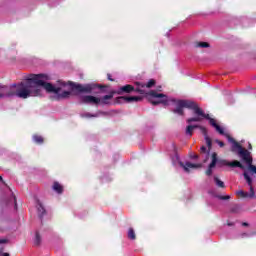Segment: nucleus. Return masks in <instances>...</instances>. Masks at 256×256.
<instances>
[{
	"label": "nucleus",
	"instance_id": "1",
	"mask_svg": "<svg viewBox=\"0 0 256 256\" xmlns=\"http://www.w3.org/2000/svg\"><path fill=\"white\" fill-rule=\"evenodd\" d=\"M148 95L152 97V99H150V103H152V105H169V101H172V103H174V105L176 106V108L173 110V113H175L176 115H184L183 109H192V111H194V115L196 116L188 118L186 120L187 123H199L203 121V119H207L210 125L214 127V129H216V131L220 135H224L228 142L231 143V150L233 152L238 151V155H240L241 158L248 165L250 173L252 175L253 173L256 174V166L253 165V158L251 157V152L243 149V147L239 143H237L235 139H233L229 134L225 133V130L221 126H219V124H217L215 119L209 117V114H205L203 109H201L199 105H197V103L191 100H170L169 97H167V95L157 93L154 90L150 91Z\"/></svg>",
	"mask_w": 256,
	"mask_h": 256
},
{
	"label": "nucleus",
	"instance_id": "2",
	"mask_svg": "<svg viewBox=\"0 0 256 256\" xmlns=\"http://www.w3.org/2000/svg\"><path fill=\"white\" fill-rule=\"evenodd\" d=\"M49 76L45 74H35L27 79L26 82L20 84H14L11 87L0 85V99L3 97H19V99H28V97H41L43 95V87L47 93H54L57 95V99H67L71 92L64 90L67 87V83L58 81L57 87L48 83Z\"/></svg>",
	"mask_w": 256,
	"mask_h": 256
},
{
	"label": "nucleus",
	"instance_id": "3",
	"mask_svg": "<svg viewBox=\"0 0 256 256\" xmlns=\"http://www.w3.org/2000/svg\"><path fill=\"white\" fill-rule=\"evenodd\" d=\"M215 165H218V167H239V169H245V166L241 164V162L234 160L232 162H229L227 160H218L217 159V153H212V161L208 166V169L206 170V175L208 177H211L213 175V169H215Z\"/></svg>",
	"mask_w": 256,
	"mask_h": 256
},
{
	"label": "nucleus",
	"instance_id": "4",
	"mask_svg": "<svg viewBox=\"0 0 256 256\" xmlns=\"http://www.w3.org/2000/svg\"><path fill=\"white\" fill-rule=\"evenodd\" d=\"M243 175H244V179L246 180V183L250 188V192L248 193L243 190H238L236 191V195H239L240 197H244V198L249 197V199H255V189L253 188V179H251V176H249L248 171H244Z\"/></svg>",
	"mask_w": 256,
	"mask_h": 256
},
{
	"label": "nucleus",
	"instance_id": "5",
	"mask_svg": "<svg viewBox=\"0 0 256 256\" xmlns=\"http://www.w3.org/2000/svg\"><path fill=\"white\" fill-rule=\"evenodd\" d=\"M195 129H200V131L203 133L204 135V139L206 141V145L207 147H212V142H211V138H209V136L207 135V128L201 126V125H188L186 127L185 133L188 137H192L193 136V130Z\"/></svg>",
	"mask_w": 256,
	"mask_h": 256
},
{
	"label": "nucleus",
	"instance_id": "6",
	"mask_svg": "<svg viewBox=\"0 0 256 256\" xmlns=\"http://www.w3.org/2000/svg\"><path fill=\"white\" fill-rule=\"evenodd\" d=\"M97 87L99 89H101V85H97V84H86V85H81V84H77L75 85V90L79 91V93H92L93 91H95V89H97Z\"/></svg>",
	"mask_w": 256,
	"mask_h": 256
},
{
	"label": "nucleus",
	"instance_id": "7",
	"mask_svg": "<svg viewBox=\"0 0 256 256\" xmlns=\"http://www.w3.org/2000/svg\"><path fill=\"white\" fill-rule=\"evenodd\" d=\"M79 101L86 105H99V103H101V98L91 95H81L79 96Z\"/></svg>",
	"mask_w": 256,
	"mask_h": 256
},
{
	"label": "nucleus",
	"instance_id": "8",
	"mask_svg": "<svg viewBox=\"0 0 256 256\" xmlns=\"http://www.w3.org/2000/svg\"><path fill=\"white\" fill-rule=\"evenodd\" d=\"M135 85L136 87V93H140V95H145L146 91L145 89H151L153 85H155V80L150 79L147 84L141 83V82H136Z\"/></svg>",
	"mask_w": 256,
	"mask_h": 256
},
{
	"label": "nucleus",
	"instance_id": "9",
	"mask_svg": "<svg viewBox=\"0 0 256 256\" xmlns=\"http://www.w3.org/2000/svg\"><path fill=\"white\" fill-rule=\"evenodd\" d=\"M141 97L139 96H121L118 97V101L119 103H121V101H125L126 103H137L138 101H141Z\"/></svg>",
	"mask_w": 256,
	"mask_h": 256
},
{
	"label": "nucleus",
	"instance_id": "10",
	"mask_svg": "<svg viewBox=\"0 0 256 256\" xmlns=\"http://www.w3.org/2000/svg\"><path fill=\"white\" fill-rule=\"evenodd\" d=\"M180 166H182V168L184 169V171L186 173H189L190 169H199V168H201V164H193L191 162H186V163L180 162Z\"/></svg>",
	"mask_w": 256,
	"mask_h": 256
},
{
	"label": "nucleus",
	"instance_id": "11",
	"mask_svg": "<svg viewBox=\"0 0 256 256\" xmlns=\"http://www.w3.org/2000/svg\"><path fill=\"white\" fill-rule=\"evenodd\" d=\"M137 88L133 87L132 85H124L118 89V95H121L123 93H131L132 91H136Z\"/></svg>",
	"mask_w": 256,
	"mask_h": 256
},
{
	"label": "nucleus",
	"instance_id": "12",
	"mask_svg": "<svg viewBox=\"0 0 256 256\" xmlns=\"http://www.w3.org/2000/svg\"><path fill=\"white\" fill-rule=\"evenodd\" d=\"M111 99H113V94L100 97L99 105H111Z\"/></svg>",
	"mask_w": 256,
	"mask_h": 256
},
{
	"label": "nucleus",
	"instance_id": "13",
	"mask_svg": "<svg viewBox=\"0 0 256 256\" xmlns=\"http://www.w3.org/2000/svg\"><path fill=\"white\" fill-rule=\"evenodd\" d=\"M52 189L56 191V193H63V186L59 184V182H54Z\"/></svg>",
	"mask_w": 256,
	"mask_h": 256
},
{
	"label": "nucleus",
	"instance_id": "14",
	"mask_svg": "<svg viewBox=\"0 0 256 256\" xmlns=\"http://www.w3.org/2000/svg\"><path fill=\"white\" fill-rule=\"evenodd\" d=\"M214 183H215L218 187H220L221 189H225V182H224V181H221V180L219 179V177L214 176Z\"/></svg>",
	"mask_w": 256,
	"mask_h": 256
},
{
	"label": "nucleus",
	"instance_id": "15",
	"mask_svg": "<svg viewBox=\"0 0 256 256\" xmlns=\"http://www.w3.org/2000/svg\"><path fill=\"white\" fill-rule=\"evenodd\" d=\"M37 211L40 217H43V214L45 213V208L43 207V204L41 202L37 203Z\"/></svg>",
	"mask_w": 256,
	"mask_h": 256
},
{
	"label": "nucleus",
	"instance_id": "16",
	"mask_svg": "<svg viewBox=\"0 0 256 256\" xmlns=\"http://www.w3.org/2000/svg\"><path fill=\"white\" fill-rule=\"evenodd\" d=\"M195 47H200L202 49H205V48L209 47V43H207V42H196Z\"/></svg>",
	"mask_w": 256,
	"mask_h": 256
},
{
	"label": "nucleus",
	"instance_id": "17",
	"mask_svg": "<svg viewBox=\"0 0 256 256\" xmlns=\"http://www.w3.org/2000/svg\"><path fill=\"white\" fill-rule=\"evenodd\" d=\"M40 244H41V236H39V232H36L34 245H40Z\"/></svg>",
	"mask_w": 256,
	"mask_h": 256
},
{
	"label": "nucleus",
	"instance_id": "18",
	"mask_svg": "<svg viewBox=\"0 0 256 256\" xmlns=\"http://www.w3.org/2000/svg\"><path fill=\"white\" fill-rule=\"evenodd\" d=\"M200 151H201V153H207V157H209V153H210V151H211V146H210V147L208 146V150H207V147L202 146V147L200 148Z\"/></svg>",
	"mask_w": 256,
	"mask_h": 256
},
{
	"label": "nucleus",
	"instance_id": "19",
	"mask_svg": "<svg viewBox=\"0 0 256 256\" xmlns=\"http://www.w3.org/2000/svg\"><path fill=\"white\" fill-rule=\"evenodd\" d=\"M81 117H86L87 119L91 118V117H99V114H91V113H83L81 114Z\"/></svg>",
	"mask_w": 256,
	"mask_h": 256
},
{
	"label": "nucleus",
	"instance_id": "20",
	"mask_svg": "<svg viewBox=\"0 0 256 256\" xmlns=\"http://www.w3.org/2000/svg\"><path fill=\"white\" fill-rule=\"evenodd\" d=\"M128 237L132 240H135V230H133V228L128 230Z\"/></svg>",
	"mask_w": 256,
	"mask_h": 256
},
{
	"label": "nucleus",
	"instance_id": "21",
	"mask_svg": "<svg viewBox=\"0 0 256 256\" xmlns=\"http://www.w3.org/2000/svg\"><path fill=\"white\" fill-rule=\"evenodd\" d=\"M33 141L35 143H43V138L41 136H39V135H34L33 136Z\"/></svg>",
	"mask_w": 256,
	"mask_h": 256
},
{
	"label": "nucleus",
	"instance_id": "22",
	"mask_svg": "<svg viewBox=\"0 0 256 256\" xmlns=\"http://www.w3.org/2000/svg\"><path fill=\"white\" fill-rule=\"evenodd\" d=\"M218 199H221L222 201H227L229 199H231V196L226 195V196H218Z\"/></svg>",
	"mask_w": 256,
	"mask_h": 256
},
{
	"label": "nucleus",
	"instance_id": "23",
	"mask_svg": "<svg viewBox=\"0 0 256 256\" xmlns=\"http://www.w3.org/2000/svg\"><path fill=\"white\" fill-rule=\"evenodd\" d=\"M216 143L219 145V147H225V143L222 141L216 140Z\"/></svg>",
	"mask_w": 256,
	"mask_h": 256
},
{
	"label": "nucleus",
	"instance_id": "24",
	"mask_svg": "<svg viewBox=\"0 0 256 256\" xmlns=\"http://www.w3.org/2000/svg\"><path fill=\"white\" fill-rule=\"evenodd\" d=\"M3 243H7V240L6 239H0V245L3 244Z\"/></svg>",
	"mask_w": 256,
	"mask_h": 256
},
{
	"label": "nucleus",
	"instance_id": "25",
	"mask_svg": "<svg viewBox=\"0 0 256 256\" xmlns=\"http://www.w3.org/2000/svg\"><path fill=\"white\" fill-rule=\"evenodd\" d=\"M109 81H113V78L111 77V74L107 75Z\"/></svg>",
	"mask_w": 256,
	"mask_h": 256
},
{
	"label": "nucleus",
	"instance_id": "26",
	"mask_svg": "<svg viewBox=\"0 0 256 256\" xmlns=\"http://www.w3.org/2000/svg\"><path fill=\"white\" fill-rule=\"evenodd\" d=\"M242 225H243V227H248L249 226V224L247 222H243Z\"/></svg>",
	"mask_w": 256,
	"mask_h": 256
},
{
	"label": "nucleus",
	"instance_id": "27",
	"mask_svg": "<svg viewBox=\"0 0 256 256\" xmlns=\"http://www.w3.org/2000/svg\"><path fill=\"white\" fill-rule=\"evenodd\" d=\"M191 157H192V159H198V158H199L198 155H193V156H191Z\"/></svg>",
	"mask_w": 256,
	"mask_h": 256
},
{
	"label": "nucleus",
	"instance_id": "28",
	"mask_svg": "<svg viewBox=\"0 0 256 256\" xmlns=\"http://www.w3.org/2000/svg\"><path fill=\"white\" fill-rule=\"evenodd\" d=\"M2 256H9V253L4 252V253H2Z\"/></svg>",
	"mask_w": 256,
	"mask_h": 256
},
{
	"label": "nucleus",
	"instance_id": "29",
	"mask_svg": "<svg viewBox=\"0 0 256 256\" xmlns=\"http://www.w3.org/2000/svg\"><path fill=\"white\" fill-rule=\"evenodd\" d=\"M248 149H253V147L251 146V144H248Z\"/></svg>",
	"mask_w": 256,
	"mask_h": 256
},
{
	"label": "nucleus",
	"instance_id": "30",
	"mask_svg": "<svg viewBox=\"0 0 256 256\" xmlns=\"http://www.w3.org/2000/svg\"><path fill=\"white\" fill-rule=\"evenodd\" d=\"M0 181L3 183V177L0 176Z\"/></svg>",
	"mask_w": 256,
	"mask_h": 256
},
{
	"label": "nucleus",
	"instance_id": "31",
	"mask_svg": "<svg viewBox=\"0 0 256 256\" xmlns=\"http://www.w3.org/2000/svg\"><path fill=\"white\" fill-rule=\"evenodd\" d=\"M231 225H233V223H228V226L231 227Z\"/></svg>",
	"mask_w": 256,
	"mask_h": 256
}]
</instances>
